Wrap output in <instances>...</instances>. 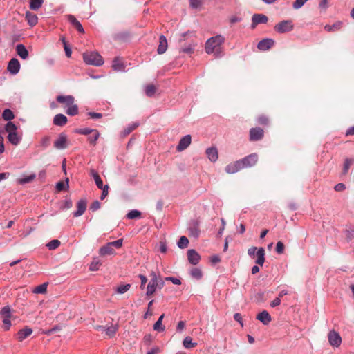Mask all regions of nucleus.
I'll use <instances>...</instances> for the list:
<instances>
[{
	"instance_id": "obj_10",
	"label": "nucleus",
	"mask_w": 354,
	"mask_h": 354,
	"mask_svg": "<svg viewBox=\"0 0 354 354\" xmlns=\"http://www.w3.org/2000/svg\"><path fill=\"white\" fill-rule=\"evenodd\" d=\"M328 337L330 344L334 347H338L342 343L339 334L335 330L330 331Z\"/></svg>"
},
{
	"instance_id": "obj_51",
	"label": "nucleus",
	"mask_w": 354,
	"mask_h": 354,
	"mask_svg": "<svg viewBox=\"0 0 354 354\" xmlns=\"http://www.w3.org/2000/svg\"><path fill=\"white\" fill-rule=\"evenodd\" d=\"M60 245V241L57 239H53L46 244L47 248L52 250H55Z\"/></svg>"
},
{
	"instance_id": "obj_35",
	"label": "nucleus",
	"mask_w": 354,
	"mask_h": 354,
	"mask_svg": "<svg viewBox=\"0 0 354 354\" xmlns=\"http://www.w3.org/2000/svg\"><path fill=\"white\" fill-rule=\"evenodd\" d=\"M44 0H30V8L32 10L37 11L42 6Z\"/></svg>"
},
{
	"instance_id": "obj_37",
	"label": "nucleus",
	"mask_w": 354,
	"mask_h": 354,
	"mask_svg": "<svg viewBox=\"0 0 354 354\" xmlns=\"http://www.w3.org/2000/svg\"><path fill=\"white\" fill-rule=\"evenodd\" d=\"M2 118L6 121L11 122V120L14 119L15 115L10 109H6L2 113Z\"/></svg>"
},
{
	"instance_id": "obj_11",
	"label": "nucleus",
	"mask_w": 354,
	"mask_h": 354,
	"mask_svg": "<svg viewBox=\"0 0 354 354\" xmlns=\"http://www.w3.org/2000/svg\"><path fill=\"white\" fill-rule=\"evenodd\" d=\"M268 21V18L263 14H254L252 17V24L251 28L252 29L259 24H266Z\"/></svg>"
},
{
	"instance_id": "obj_3",
	"label": "nucleus",
	"mask_w": 354,
	"mask_h": 354,
	"mask_svg": "<svg viewBox=\"0 0 354 354\" xmlns=\"http://www.w3.org/2000/svg\"><path fill=\"white\" fill-rule=\"evenodd\" d=\"M199 226L200 221L198 219H192L189 222L187 227L189 235L195 239L198 238L201 233Z\"/></svg>"
},
{
	"instance_id": "obj_64",
	"label": "nucleus",
	"mask_w": 354,
	"mask_h": 354,
	"mask_svg": "<svg viewBox=\"0 0 354 354\" xmlns=\"http://www.w3.org/2000/svg\"><path fill=\"white\" fill-rule=\"evenodd\" d=\"M259 248H257V247H251L248 250V254L252 257V258H254V256L256 255V252L257 251Z\"/></svg>"
},
{
	"instance_id": "obj_45",
	"label": "nucleus",
	"mask_w": 354,
	"mask_h": 354,
	"mask_svg": "<svg viewBox=\"0 0 354 354\" xmlns=\"http://www.w3.org/2000/svg\"><path fill=\"white\" fill-rule=\"evenodd\" d=\"M354 163V158H346L343 167V174H346L348 173L350 167Z\"/></svg>"
},
{
	"instance_id": "obj_41",
	"label": "nucleus",
	"mask_w": 354,
	"mask_h": 354,
	"mask_svg": "<svg viewBox=\"0 0 354 354\" xmlns=\"http://www.w3.org/2000/svg\"><path fill=\"white\" fill-rule=\"evenodd\" d=\"M190 275L192 278L199 280L203 277V273L201 269L198 268H194L190 270Z\"/></svg>"
},
{
	"instance_id": "obj_32",
	"label": "nucleus",
	"mask_w": 354,
	"mask_h": 354,
	"mask_svg": "<svg viewBox=\"0 0 354 354\" xmlns=\"http://www.w3.org/2000/svg\"><path fill=\"white\" fill-rule=\"evenodd\" d=\"M164 314L161 315L156 323L153 324V330L157 332H163L165 329V326L162 325V322L164 318Z\"/></svg>"
},
{
	"instance_id": "obj_44",
	"label": "nucleus",
	"mask_w": 354,
	"mask_h": 354,
	"mask_svg": "<svg viewBox=\"0 0 354 354\" xmlns=\"http://www.w3.org/2000/svg\"><path fill=\"white\" fill-rule=\"evenodd\" d=\"M99 136L100 133L97 130H95L88 137V140L91 145H95L97 139L99 138Z\"/></svg>"
},
{
	"instance_id": "obj_25",
	"label": "nucleus",
	"mask_w": 354,
	"mask_h": 354,
	"mask_svg": "<svg viewBox=\"0 0 354 354\" xmlns=\"http://www.w3.org/2000/svg\"><path fill=\"white\" fill-rule=\"evenodd\" d=\"M257 319L262 322L264 325H268L272 319L271 316L266 310H263L259 313L257 316Z\"/></svg>"
},
{
	"instance_id": "obj_63",
	"label": "nucleus",
	"mask_w": 354,
	"mask_h": 354,
	"mask_svg": "<svg viewBox=\"0 0 354 354\" xmlns=\"http://www.w3.org/2000/svg\"><path fill=\"white\" fill-rule=\"evenodd\" d=\"M165 281H171L175 285H180L181 281L179 279L173 277H167L165 279Z\"/></svg>"
},
{
	"instance_id": "obj_20",
	"label": "nucleus",
	"mask_w": 354,
	"mask_h": 354,
	"mask_svg": "<svg viewBox=\"0 0 354 354\" xmlns=\"http://www.w3.org/2000/svg\"><path fill=\"white\" fill-rule=\"evenodd\" d=\"M167 40L164 35H160L159 37V44L157 48V53L159 55L163 54L167 49Z\"/></svg>"
},
{
	"instance_id": "obj_38",
	"label": "nucleus",
	"mask_w": 354,
	"mask_h": 354,
	"mask_svg": "<svg viewBox=\"0 0 354 354\" xmlns=\"http://www.w3.org/2000/svg\"><path fill=\"white\" fill-rule=\"evenodd\" d=\"M342 23L337 21L333 25L327 24L324 26V29L328 32L336 31L341 28Z\"/></svg>"
},
{
	"instance_id": "obj_61",
	"label": "nucleus",
	"mask_w": 354,
	"mask_h": 354,
	"mask_svg": "<svg viewBox=\"0 0 354 354\" xmlns=\"http://www.w3.org/2000/svg\"><path fill=\"white\" fill-rule=\"evenodd\" d=\"M122 239H118L116 241H112V242H109V245H111V246L113 248V247H115L117 248H120L122 245Z\"/></svg>"
},
{
	"instance_id": "obj_16",
	"label": "nucleus",
	"mask_w": 354,
	"mask_h": 354,
	"mask_svg": "<svg viewBox=\"0 0 354 354\" xmlns=\"http://www.w3.org/2000/svg\"><path fill=\"white\" fill-rule=\"evenodd\" d=\"M205 153L208 159L212 162H215L218 158V153L216 147L207 148L205 151Z\"/></svg>"
},
{
	"instance_id": "obj_39",
	"label": "nucleus",
	"mask_w": 354,
	"mask_h": 354,
	"mask_svg": "<svg viewBox=\"0 0 354 354\" xmlns=\"http://www.w3.org/2000/svg\"><path fill=\"white\" fill-rule=\"evenodd\" d=\"M183 345L185 348H192L195 347L197 345V343L193 342L192 337L187 336L184 339Z\"/></svg>"
},
{
	"instance_id": "obj_57",
	"label": "nucleus",
	"mask_w": 354,
	"mask_h": 354,
	"mask_svg": "<svg viewBox=\"0 0 354 354\" xmlns=\"http://www.w3.org/2000/svg\"><path fill=\"white\" fill-rule=\"evenodd\" d=\"M3 328L5 330H8L11 326L10 317H3Z\"/></svg>"
},
{
	"instance_id": "obj_62",
	"label": "nucleus",
	"mask_w": 354,
	"mask_h": 354,
	"mask_svg": "<svg viewBox=\"0 0 354 354\" xmlns=\"http://www.w3.org/2000/svg\"><path fill=\"white\" fill-rule=\"evenodd\" d=\"M189 3L192 8H198L202 4L201 0H189Z\"/></svg>"
},
{
	"instance_id": "obj_12",
	"label": "nucleus",
	"mask_w": 354,
	"mask_h": 354,
	"mask_svg": "<svg viewBox=\"0 0 354 354\" xmlns=\"http://www.w3.org/2000/svg\"><path fill=\"white\" fill-rule=\"evenodd\" d=\"M187 259L191 264L196 266L199 263L201 256L195 250H188L187 252Z\"/></svg>"
},
{
	"instance_id": "obj_30",
	"label": "nucleus",
	"mask_w": 354,
	"mask_h": 354,
	"mask_svg": "<svg viewBox=\"0 0 354 354\" xmlns=\"http://www.w3.org/2000/svg\"><path fill=\"white\" fill-rule=\"evenodd\" d=\"M345 239L348 243H352L354 241V226H350L344 231Z\"/></svg>"
},
{
	"instance_id": "obj_36",
	"label": "nucleus",
	"mask_w": 354,
	"mask_h": 354,
	"mask_svg": "<svg viewBox=\"0 0 354 354\" xmlns=\"http://www.w3.org/2000/svg\"><path fill=\"white\" fill-rule=\"evenodd\" d=\"M68 183H69V180H68V178L66 179V183L64 182H63V181L57 182L56 183V189H57V191L61 192V191H63V190H68V188H69Z\"/></svg>"
},
{
	"instance_id": "obj_52",
	"label": "nucleus",
	"mask_w": 354,
	"mask_h": 354,
	"mask_svg": "<svg viewBox=\"0 0 354 354\" xmlns=\"http://www.w3.org/2000/svg\"><path fill=\"white\" fill-rule=\"evenodd\" d=\"M47 290V283H44L38 286H37L34 292L37 294H43L45 293Z\"/></svg>"
},
{
	"instance_id": "obj_17",
	"label": "nucleus",
	"mask_w": 354,
	"mask_h": 354,
	"mask_svg": "<svg viewBox=\"0 0 354 354\" xmlns=\"http://www.w3.org/2000/svg\"><path fill=\"white\" fill-rule=\"evenodd\" d=\"M77 211L73 212L74 217H79L82 216L86 208V201L85 199L80 200L77 203Z\"/></svg>"
},
{
	"instance_id": "obj_58",
	"label": "nucleus",
	"mask_w": 354,
	"mask_h": 354,
	"mask_svg": "<svg viewBox=\"0 0 354 354\" xmlns=\"http://www.w3.org/2000/svg\"><path fill=\"white\" fill-rule=\"evenodd\" d=\"M62 41H63V44H64V51H65L66 55L67 57H70L71 56V54H72L71 49L67 45L64 38H62Z\"/></svg>"
},
{
	"instance_id": "obj_15",
	"label": "nucleus",
	"mask_w": 354,
	"mask_h": 354,
	"mask_svg": "<svg viewBox=\"0 0 354 354\" xmlns=\"http://www.w3.org/2000/svg\"><path fill=\"white\" fill-rule=\"evenodd\" d=\"M263 137V130L259 127L252 128L250 130V140H259Z\"/></svg>"
},
{
	"instance_id": "obj_24",
	"label": "nucleus",
	"mask_w": 354,
	"mask_h": 354,
	"mask_svg": "<svg viewBox=\"0 0 354 354\" xmlns=\"http://www.w3.org/2000/svg\"><path fill=\"white\" fill-rule=\"evenodd\" d=\"M17 54L22 59H26L28 57V51L26 46L22 44H19L16 46Z\"/></svg>"
},
{
	"instance_id": "obj_18",
	"label": "nucleus",
	"mask_w": 354,
	"mask_h": 354,
	"mask_svg": "<svg viewBox=\"0 0 354 354\" xmlns=\"http://www.w3.org/2000/svg\"><path fill=\"white\" fill-rule=\"evenodd\" d=\"M112 68L114 71L118 72L125 71V66L122 59L119 57H116L113 59L112 62Z\"/></svg>"
},
{
	"instance_id": "obj_22",
	"label": "nucleus",
	"mask_w": 354,
	"mask_h": 354,
	"mask_svg": "<svg viewBox=\"0 0 354 354\" xmlns=\"http://www.w3.org/2000/svg\"><path fill=\"white\" fill-rule=\"evenodd\" d=\"M25 18L27 21L28 24L31 27L35 26L38 22V17L37 15L30 11L26 12Z\"/></svg>"
},
{
	"instance_id": "obj_28",
	"label": "nucleus",
	"mask_w": 354,
	"mask_h": 354,
	"mask_svg": "<svg viewBox=\"0 0 354 354\" xmlns=\"http://www.w3.org/2000/svg\"><path fill=\"white\" fill-rule=\"evenodd\" d=\"M257 259L255 263L262 266L265 262V250L263 248H259L256 252Z\"/></svg>"
},
{
	"instance_id": "obj_27",
	"label": "nucleus",
	"mask_w": 354,
	"mask_h": 354,
	"mask_svg": "<svg viewBox=\"0 0 354 354\" xmlns=\"http://www.w3.org/2000/svg\"><path fill=\"white\" fill-rule=\"evenodd\" d=\"M67 118L62 113L57 114L54 116L53 124L56 126L62 127L67 122Z\"/></svg>"
},
{
	"instance_id": "obj_8",
	"label": "nucleus",
	"mask_w": 354,
	"mask_h": 354,
	"mask_svg": "<svg viewBox=\"0 0 354 354\" xmlns=\"http://www.w3.org/2000/svg\"><path fill=\"white\" fill-rule=\"evenodd\" d=\"M68 143L66 134L62 133L59 135L57 139L54 142V147L57 149L62 150L68 147Z\"/></svg>"
},
{
	"instance_id": "obj_40",
	"label": "nucleus",
	"mask_w": 354,
	"mask_h": 354,
	"mask_svg": "<svg viewBox=\"0 0 354 354\" xmlns=\"http://www.w3.org/2000/svg\"><path fill=\"white\" fill-rule=\"evenodd\" d=\"M68 108L66 110V113L68 115L74 116L78 113V106L77 104L74 103L72 105L67 106Z\"/></svg>"
},
{
	"instance_id": "obj_14",
	"label": "nucleus",
	"mask_w": 354,
	"mask_h": 354,
	"mask_svg": "<svg viewBox=\"0 0 354 354\" xmlns=\"http://www.w3.org/2000/svg\"><path fill=\"white\" fill-rule=\"evenodd\" d=\"M192 138L190 135L183 136L179 141L176 149L178 151H182L187 149L191 144Z\"/></svg>"
},
{
	"instance_id": "obj_7",
	"label": "nucleus",
	"mask_w": 354,
	"mask_h": 354,
	"mask_svg": "<svg viewBox=\"0 0 354 354\" xmlns=\"http://www.w3.org/2000/svg\"><path fill=\"white\" fill-rule=\"evenodd\" d=\"M94 328L97 331L105 333L110 337H113L118 330V326L113 324L110 326L97 325Z\"/></svg>"
},
{
	"instance_id": "obj_46",
	"label": "nucleus",
	"mask_w": 354,
	"mask_h": 354,
	"mask_svg": "<svg viewBox=\"0 0 354 354\" xmlns=\"http://www.w3.org/2000/svg\"><path fill=\"white\" fill-rule=\"evenodd\" d=\"M101 264L102 263L100 259L97 258H94L89 266V270L91 271H97L99 270Z\"/></svg>"
},
{
	"instance_id": "obj_2",
	"label": "nucleus",
	"mask_w": 354,
	"mask_h": 354,
	"mask_svg": "<svg viewBox=\"0 0 354 354\" xmlns=\"http://www.w3.org/2000/svg\"><path fill=\"white\" fill-rule=\"evenodd\" d=\"M83 60L86 64L96 66H102L104 64L102 57L96 51H87L84 53Z\"/></svg>"
},
{
	"instance_id": "obj_55",
	"label": "nucleus",
	"mask_w": 354,
	"mask_h": 354,
	"mask_svg": "<svg viewBox=\"0 0 354 354\" xmlns=\"http://www.w3.org/2000/svg\"><path fill=\"white\" fill-rule=\"evenodd\" d=\"M308 0H295L292 3V8L295 10L301 8Z\"/></svg>"
},
{
	"instance_id": "obj_42",
	"label": "nucleus",
	"mask_w": 354,
	"mask_h": 354,
	"mask_svg": "<svg viewBox=\"0 0 354 354\" xmlns=\"http://www.w3.org/2000/svg\"><path fill=\"white\" fill-rule=\"evenodd\" d=\"M131 286L130 283L121 284L116 288L115 292L118 294H124L130 289Z\"/></svg>"
},
{
	"instance_id": "obj_49",
	"label": "nucleus",
	"mask_w": 354,
	"mask_h": 354,
	"mask_svg": "<svg viewBox=\"0 0 354 354\" xmlns=\"http://www.w3.org/2000/svg\"><path fill=\"white\" fill-rule=\"evenodd\" d=\"M139 126L138 122H133L129 124L127 128L124 129L123 135L127 136L129 135L131 131H133L136 128Z\"/></svg>"
},
{
	"instance_id": "obj_9",
	"label": "nucleus",
	"mask_w": 354,
	"mask_h": 354,
	"mask_svg": "<svg viewBox=\"0 0 354 354\" xmlns=\"http://www.w3.org/2000/svg\"><path fill=\"white\" fill-rule=\"evenodd\" d=\"M20 67L19 60L17 58H12L8 64L7 70L11 75H15L19 73Z\"/></svg>"
},
{
	"instance_id": "obj_54",
	"label": "nucleus",
	"mask_w": 354,
	"mask_h": 354,
	"mask_svg": "<svg viewBox=\"0 0 354 354\" xmlns=\"http://www.w3.org/2000/svg\"><path fill=\"white\" fill-rule=\"evenodd\" d=\"M50 138L48 136L43 137L40 141V145L44 149L47 148L50 145Z\"/></svg>"
},
{
	"instance_id": "obj_53",
	"label": "nucleus",
	"mask_w": 354,
	"mask_h": 354,
	"mask_svg": "<svg viewBox=\"0 0 354 354\" xmlns=\"http://www.w3.org/2000/svg\"><path fill=\"white\" fill-rule=\"evenodd\" d=\"M96 129H93L90 128H82L79 129L75 131L76 133L82 134V135H89L95 131Z\"/></svg>"
},
{
	"instance_id": "obj_47",
	"label": "nucleus",
	"mask_w": 354,
	"mask_h": 354,
	"mask_svg": "<svg viewBox=\"0 0 354 354\" xmlns=\"http://www.w3.org/2000/svg\"><path fill=\"white\" fill-rule=\"evenodd\" d=\"M141 216V212L137 209H132L129 211L127 214V218L128 219H135L140 218Z\"/></svg>"
},
{
	"instance_id": "obj_34",
	"label": "nucleus",
	"mask_w": 354,
	"mask_h": 354,
	"mask_svg": "<svg viewBox=\"0 0 354 354\" xmlns=\"http://www.w3.org/2000/svg\"><path fill=\"white\" fill-rule=\"evenodd\" d=\"M114 253V250L113 248L109 245V243H106L105 245L102 246L100 249V254L101 255H109Z\"/></svg>"
},
{
	"instance_id": "obj_26",
	"label": "nucleus",
	"mask_w": 354,
	"mask_h": 354,
	"mask_svg": "<svg viewBox=\"0 0 354 354\" xmlns=\"http://www.w3.org/2000/svg\"><path fill=\"white\" fill-rule=\"evenodd\" d=\"M59 103L66 104V106L72 105L74 103V97L72 95H58L56 98Z\"/></svg>"
},
{
	"instance_id": "obj_31",
	"label": "nucleus",
	"mask_w": 354,
	"mask_h": 354,
	"mask_svg": "<svg viewBox=\"0 0 354 354\" xmlns=\"http://www.w3.org/2000/svg\"><path fill=\"white\" fill-rule=\"evenodd\" d=\"M36 178L35 174H31L29 176H24L17 180V183L19 185H25L31 183Z\"/></svg>"
},
{
	"instance_id": "obj_5",
	"label": "nucleus",
	"mask_w": 354,
	"mask_h": 354,
	"mask_svg": "<svg viewBox=\"0 0 354 354\" xmlns=\"http://www.w3.org/2000/svg\"><path fill=\"white\" fill-rule=\"evenodd\" d=\"M293 29V24L290 20H283L276 24L274 30L279 33H285Z\"/></svg>"
},
{
	"instance_id": "obj_21",
	"label": "nucleus",
	"mask_w": 354,
	"mask_h": 354,
	"mask_svg": "<svg viewBox=\"0 0 354 354\" xmlns=\"http://www.w3.org/2000/svg\"><path fill=\"white\" fill-rule=\"evenodd\" d=\"M68 20L71 25L81 33L84 32V30L80 22L72 15H68Z\"/></svg>"
},
{
	"instance_id": "obj_1",
	"label": "nucleus",
	"mask_w": 354,
	"mask_h": 354,
	"mask_svg": "<svg viewBox=\"0 0 354 354\" xmlns=\"http://www.w3.org/2000/svg\"><path fill=\"white\" fill-rule=\"evenodd\" d=\"M225 41V37L221 35H217L209 38L205 45V52L208 55L214 54L216 58H220L223 55L221 45Z\"/></svg>"
},
{
	"instance_id": "obj_33",
	"label": "nucleus",
	"mask_w": 354,
	"mask_h": 354,
	"mask_svg": "<svg viewBox=\"0 0 354 354\" xmlns=\"http://www.w3.org/2000/svg\"><path fill=\"white\" fill-rule=\"evenodd\" d=\"M91 176L93 178L95 185L98 188L102 187L103 182L100 177L99 174L95 169H91L90 171Z\"/></svg>"
},
{
	"instance_id": "obj_60",
	"label": "nucleus",
	"mask_w": 354,
	"mask_h": 354,
	"mask_svg": "<svg viewBox=\"0 0 354 354\" xmlns=\"http://www.w3.org/2000/svg\"><path fill=\"white\" fill-rule=\"evenodd\" d=\"M109 188V187L108 185H104L103 184H102V187L100 188V189L102 190V193L100 196L101 200L104 199L105 197L108 195Z\"/></svg>"
},
{
	"instance_id": "obj_13",
	"label": "nucleus",
	"mask_w": 354,
	"mask_h": 354,
	"mask_svg": "<svg viewBox=\"0 0 354 354\" xmlns=\"http://www.w3.org/2000/svg\"><path fill=\"white\" fill-rule=\"evenodd\" d=\"M274 41L272 39L266 38L258 43L257 48L260 50L266 51L271 48L274 46Z\"/></svg>"
},
{
	"instance_id": "obj_29",
	"label": "nucleus",
	"mask_w": 354,
	"mask_h": 354,
	"mask_svg": "<svg viewBox=\"0 0 354 354\" xmlns=\"http://www.w3.org/2000/svg\"><path fill=\"white\" fill-rule=\"evenodd\" d=\"M32 333L30 328H25L20 330L17 333V339L19 341H23Z\"/></svg>"
},
{
	"instance_id": "obj_56",
	"label": "nucleus",
	"mask_w": 354,
	"mask_h": 354,
	"mask_svg": "<svg viewBox=\"0 0 354 354\" xmlns=\"http://www.w3.org/2000/svg\"><path fill=\"white\" fill-rule=\"evenodd\" d=\"M0 313L3 316V317H11V309L9 306H4L1 310L0 311Z\"/></svg>"
},
{
	"instance_id": "obj_43",
	"label": "nucleus",
	"mask_w": 354,
	"mask_h": 354,
	"mask_svg": "<svg viewBox=\"0 0 354 354\" xmlns=\"http://www.w3.org/2000/svg\"><path fill=\"white\" fill-rule=\"evenodd\" d=\"M189 240L185 236H182L177 243L178 247L180 249H184L187 248Z\"/></svg>"
},
{
	"instance_id": "obj_48",
	"label": "nucleus",
	"mask_w": 354,
	"mask_h": 354,
	"mask_svg": "<svg viewBox=\"0 0 354 354\" xmlns=\"http://www.w3.org/2000/svg\"><path fill=\"white\" fill-rule=\"evenodd\" d=\"M5 131L9 134L10 132H15L17 131V127L12 122H8L5 125Z\"/></svg>"
},
{
	"instance_id": "obj_50",
	"label": "nucleus",
	"mask_w": 354,
	"mask_h": 354,
	"mask_svg": "<svg viewBox=\"0 0 354 354\" xmlns=\"http://www.w3.org/2000/svg\"><path fill=\"white\" fill-rule=\"evenodd\" d=\"M156 87L153 84H148L145 86V94L148 97H152L156 93Z\"/></svg>"
},
{
	"instance_id": "obj_23",
	"label": "nucleus",
	"mask_w": 354,
	"mask_h": 354,
	"mask_svg": "<svg viewBox=\"0 0 354 354\" xmlns=\"http://www.w3.org/2000/svg\"><path fill=\"white\" fill-rule=\"evenodd\" d=\"M8 141L13 145H18L21 141V136L17 133V131L15 132H10L8 135Z\"/></svg>"
},
{
	"instance_id": "obj_4",
	"label": "nucleus",
	"mask_w": 354,
	"mask_h": 354,
	"mask_svg": "<svg viewBox=\"0 0 354 354\" xmlns=\"http://www.w3.org/2000/svg\"><path fill=\"white\" fill-rule=\"evenodd\" d=\"M150 277L151 279L147 287L146 295L147 296L152 295L156 292L158 286V274L155 272L152 271L150 273Z\"/></svg>"
},
{
	"instance_id": "obj_6",
	"label": "nucleus",
	"mask_w": 354,
	"mask_h": 354,
	"mask_svg": "<svg viewBox=\"0 0 354 354\" xmlns=\"http://www.w3.org/2000/svg\"><path fill=\"white\" fill-rule=\"evenodd\" d=\"M257 160L258 156L255 153H251L239 160L243 169L254 166L257 163Z\"/></svg>"
},
{
	"instance_id": "obj_59",
	"label": "nucleus",
	"mask_w": 354,
	"mask_h": 354,
	"mask_svg": "<svg viewBox=\"0 0 354 354\" xmlns=\"http://www.w3.org/2000/svg\"><path fill=\"white\" fill-rule=\"evenodd\" d=\"M284 245L281 241H278L276 245V252L278 254H283L284 252Z\"/></svg>"
},
{
	"instance_id": "obj_19",
	"label": "nucleus",
	"mask_w": 354,
	"mask_h": 354,
	"mask_svg": "<svg viewBox=\"0 0 354 354\" xmlns=\"http://www.w3.org/2000/svg\"><path fill=\"white\" fill-rule=\"evenodd\" d=\"M243 167L239 160H237L233 163H230L225 167V171L228 174H234L239 170L242 169Z\"/></svg>"
}]
</instances>
